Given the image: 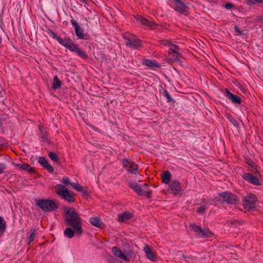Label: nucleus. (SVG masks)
Returning <instances> with one entry per match:
<instances>
[{"label": "nucleus", "mask_w": 263, "mask_h": 263, "mask_svg": "<svg viewBox=\"0 0 263 263\" xmlns=\"http://www.w3.org/2000/svg\"><path fill=\"white\" fill-rule=\"evenodd\" d=\"M7 228V224L4 218L0 216V238L4 235Z\"/></svg>", "instance_id": "28"}, {"label": "nucleus", "mask_w": 263, "mask_h": 263, "mask_svg": "<svg viewBox=\"0 0 263 263\" xmlns=\"http://www.w3.org/2000/svg\"><path fill=\"white\" fill-rule=\"evenodd\" d=\"M46 32L51 37L54 39H56L61 45L68 50L69 48V47H72L76 44L69 37H65L64 39H63L61 37L59 36L56 33L50 28L46 30Z\"/></svg>", "instance_id": "5"}, {"label": "nucleus", "mask_w": 263, "mask_h": 263, "mask_svg": "<svg viewBox=\"0 0 263 263\" xmlns=\"http://www.w3.org/2000/svg\"><path fill=\"white\" fill-rule=\"evenodd\" d=\"M62 183L65 184L66 185H68L69 184H70L72 183L70 182L69 179L67 177H65L62 178V180L61 181Z\"/></svg>", "instance_id": "41"}, {"label": "nucleus", "mask_w": 263, "mask_h": 263, "mask_svg": "<svg viewBox=\"0 0 263 263\" xmlns=\"http://www.w3.org/2000/svg\"><path fill=\"white\" fill-rule=\"evenodd\" d=\"M107 260L109 263H122V262L118 258L112 256H108Z\"/></svg>", "instance_id": "36"}, {"label": "nucleus", "mask_w": 263, "mask_h": 263, "mask_svg": "<svg viewBox=\"0 0 263 263\" xmlns=\"http://www.w3.org/2000/svg\"><path fill=\"white\" fill-rule=\"evenodd\" d=\"M124 39L126 40V45L134 49H138L143 47L142 41L139 39H132L131 37L124 36Z\"/></svg>", "instance_id": "10"}, {"label": "nucleus", "mask_w": 263, "mask_h": 263, "mask_svg": "<svg viewBox=\"0 0 263 263\" xmlns=\"http://www.w3.org/2000/svg\"><path fill=\"white\" fill-rule=\"evenodd\" d=\"M170 58H167V62L172 64L174 62L180 61V59L182 58V55L178 51H172V52H168Z\"/></svg>", "instance_id": "15"}, {"label": "nucleus", "mask_w": 263, "mask_h": 263, "mask_svg": "<svg viewBox=\"0 0 263 263\" xmlns=\"http://www.w3.org/2000/svg\"><path fill=\"white\" fill-rule=\"evenodd\" d=\"M79 1L84 4H87L86 0H79Z\"/></svg>", "instance_id": "48"}, {"label": "nucleus", "mask_w": 263, "mask_h": 263, "mask_svg": "<svg viewBox=\"0 0 263 263\" xmlns=\"http://www.w3.org/2000/svg\"><path fill=\"white\" fill-rule=\"evenodd\" d=\"M257 198L255 195L250 193L242 197V204L244 209L247 211H254L256 209Z\"/></svg>", "instance_id": "4"}, {"label": "nucleus", "mask_w": 263, "mask_h": 263, "mask_svg": "<svg viewBox=\"0 0 263 263\" xmlns=\"http://www.w3.org/2000/svg\"><path fill=\"white\" fill-rule=\"evenodd\" d=\"M160 42L162 45H164V46H169V47H170L171 43H172L168 40H161Z\"/></svg>", "instance_id": "42"}, {"label": "nucleus", "mask_w": 263, "mask_h": 263, "mask_svg": "<svg viewBox=\"0 0 263 263\" xmlns=\"http://www.w3.org/2000/svg\"><path fill=\"white\" fill-rule=\"evenodd\" d=\"M74 233H76L74 230H73L70 228H67L64 232V234L65 236H67L69 238H72L74 236Z\"/></svg>", "instance_id": "31"}, {"label": "nucleus", "mask_w": 263, "mask_h": 263, "mask_svg": "<svg viewBox=\"0 0 263 263\" xmlns=\"http://www.w3.org/2000/svg\"><path fill=\"white\" fill-rule=\"evenodd\" d=\"M179 49L178 45L171 43L168 52H172V51H178L177 50Z\"/></svg>", "instance_id": "40"}, {"label": "nucleus", "mask_w": 263, "mask_h": 263, "mask_svg": "<svg viewBox=\"0 0 263 263\" xmlns=\"http://www.w3.org/2000/svg\"><path fill=\"white\" fill-rule=\"evenodd\" d=\"M226 96L231 100L234 104H240L242 102V99L239 96L232 93L228 88H226Z\"/></svg>", "instance_id": "14"}, {"label": "nucleus", "mask_w": 263, "mask_h": 263, "mask_svg": "<svg viewBox=\"0 0 263 263\" xmlns=\"http://www.w3.org/2000/svg\"><path fill=\"white\" fill-rule=\"evenodd\" d=\"M242 178L248 183L255 185L260 186L262 185V183L259 181V178L261 177L260 172L255 169L253 174L249 173H244L242 176Z\"/></svg>", "instance_id": "7"}, {"label": "nucleus", "mask_w": 263, "mask_h": 263, "mask_svg": "<svg viewBox=\"0 0 263 263\" xmlns=\"http://www.w3.org/2000/svg\"><path fill=\"white\" fill-rule=\"evenodd\" d=\"M71 186L76 191L82 193L83 196H88L89 192L87 189V187H85L78 183L72 182L71 184Z\"/></svg>", "instance_id": "22"}, {"label": "nucleus", "mask_w": 263, "mask_h": 263, "mask_svg": "<svg viewBox=\"0 0 263 263\" xmlns=\"http://www.w3.org/2000/svg\"><path fill=\"white\" fill-rule=\"evenodd\" d=\"M162 182L168 184L171 181V174L168 171H164L161 175Z\"/></svg>", "instance_id": "30"}, {"label": "nucleus", "mask_w": 263, "mask_h": 263, "mask_svg": "<svg viewBox=\"0 0 263 263\" xmlns=\"http://www.w3.org/2000/svg\"><path fill=\"white\" fill-rule=\"evenodd\" d=\"M128 186L133 190L138 195L142 196L144 195V192L142 191L141 186L136 182L129 181L128 182Z\"/></svg>", "instance_id": "19"}, {"label": "nucleus", "mask_w": 263, "mask_h": 263, "mask_svg": "<svg viewBox=\"0 0 263 263\" xmlns=\"http://www.w3.org/2000/svg\"><path fill=\"white\" fill-rule=\"evenodd\" d=\"M163 95L166 98L167 102H174L173 98L166 89L164 90Z\"/></svg>", "instance_id": "38"}, {"label": "nucleus", "mask_w": 263, "mask_h": 263, "mask_svg": "<svg viewBox=\"0 0 263 263\" xmlns=\"http://www.w3.org/2000/svg\"><path fill=\"white\" fill-rule=\"evenodd\" d=\"M69 47V51L76 53V54H77V55L79 57L84 60L88 59V55L87 54L79 47L78 44H76L73 46H70Z\"/></svg>", "instance_id": "12"}, {"label": "nucleus", "mask_w": 263, "mask_h": 263, "mask_svg": "<svg viewBox=\"0 0 263 263\" xmlns=\"http://www.w3.org/2000/svg\"><path fill=\"white\" fill-rule=\"evenodd\" d=\"M30 235L29 237H28V243L30 244L31 242H32L35 237V232L36 230L35 229H31L30 231Z\"/></svg>", "instance_id": "35"}, {"label": "nucleus", "mask_w": 263, "mask_h": 263, "mask_svg": "<svg viewBox=\"0 0 263 263\" xmlns=\"http://www.w3.org/2000/svg\"><path fill=\"white\" fill-rule=\"evenodd\" d=\"M198 236L201 238H210L213 235V233L209 230L201 229V231L198 233Z\"/></svg>", "instance_id": "29"}, {"label": "nucleus", "mask_w": 263, "mask_h": 263, "mask_svg": "<svg viewBox=\"0 0 263 263\" xmlns=\"http://www.w3.org/2000/svg\"><path fill=\"white\" fill-rule=\"evenodd\" d=\"M224 8L227 9H230L235 7V6L232 3H227L224 5Z\"/></svg>", "instance_id": "43"}, {"label": "nucleus", "mask_w": 263, "mask_h": 263, "mask_svg": "<svg viewBox=\"0 0 263 263\" xmlns=\"http://www.w3.org/2000/svg\"><path fill=\"white\" fill-rule=\"evenodd\" d=\"M144 251L148 259L152 260H155L156 259V256L148 246H146L144 247Z\"/></svg>", "instance_id": "25"}, {"label": "nucleus", "mask_w": 263, "mask_h": 263, "mask_svg": "<svg viewBox=\"0 0 263 263\" xmlns=\"http://www.w3.org/2000/svg\"><path fill=\"white\" fill-rule=\"evenodd\" d=\"M142 64L152 68H158L160 67V65L153 60L145 59L143 60Z\"/></svg>", "instance_id": "24"}, {"label": "nucleus", "mask_w": 263, "mask_h": 263, "mask_svg": "<svg viewBox=\"0 0 263 263\" xmlns=\"http://www.w3.org/2000/svg\"><path fill=\"white\" fill-rule=\"evenodd\" d=\"M63 84V83L60 80H59L58 76H54L53 79L52 88L54 90L59 89L61 88Z\"/></svg>", "instance_id": "27"}, {"label": "nucleus", "mask_w": 263, "mask_h": 263, "mask_svg": "<svg viewBox=\"0 0 263 263\" xmlns=\"http://www.w3.org/2000/svg\"><path fill=\"white\" fill-rule=\"evenodd\" d=\"M170 190L174 195H178L181 191V184L178 181H173L170 185Z\"/></svg>", "instance_id": "17"}, {"label": "nucleus", "mask_w": 263, "mask_h": 263, "mask_svg": "<svg viewBox=\"0 0 263 263\" xmlns=\"http://www.w3.org/2000/svg\"><path fill=\"white\" fill-rule=\"evenodd\" d=\"M190 227L191 228V230L194 232L198 233L201 231V228L199 226L196 225L195 223H191L190 224Z\"/></svg>", "instance_id": "34"}, {"label": "nucleus", "mask_w": 263, "mask_h": 263, "mask_svg": "<svg viewBox=\"0 0 263 263\" xmlns=\"http://www.w3.org/2000/svg\"><path fill=\"white\" fill-rule=\"evenodd\" d=\"M70 22L74 28L76 34L79 39L85 40H88L90 39L89 35L84 33V30L80 27L76 20L72 18L70 20Z\"/></svg>", "instance_id": "9"}, {"label": "nucleus", "mask_w": 263, "mask_h": 263, "mask_svg": "<svg viewBox=\"0 0 263 263\" xmlns=\"http://www.w3.org/2000/svg\"><path fill=\"white\" fill-rule=\"evenodd\" d=\"M218 196L222 198L223 203L232 205H237L240 203L237 195L231 192L226 191L219 193Z\"/></svg>", "instance_id": "6"}, {"label": "nucleus", "mask_w": 263, "mask_h": 263, "mask_svg": "<svg viewBox=\"0 0 263 263\" xmlns=\"http://www.w3.org/2000/svg\"><path fill=\"white\" fill-rule=\"evenodd\" d=\"M136 18L138 21L140 22L142 25L146 26L151 28H155V27L157 26V24L156 23L149 21L147 18L142 16L141 15H138L136 17Z\"/></svg>", "instance_id": "18"}, {"label": "nucleus", "mask_w": 263, "mask_h": 263, "mask_svg": "<svg viewBox=\"0 0 263 263\" xmlns=\"http://www.w3.org/2000/svg\"><path fill=\"white\" fill-rule=\"evenodd\" d=\"M39 129L40 132V138L41 139V141L43 142L49 143L50 142V137L46 128L42 125H39Z\"/></svg>", "instance_id": "13"}, {"label": "nucleus", "mask_w": 263, "mask_h": 263, "mask_svg": "<svg viewBox=\"0 0 263 263\" xmlns=\"http://www.w3.org/2000/svg\"><path fill=\"white\" fill-rule=\"evenodd\" d=\"M227 119L229 120V121L233 124L234 126L236 127H238L239 125L238 122L237 120H236L232 116L228 115Z\"/></svg>", "instance_id": "33"}, {"label": "nucleus", "mask_w": 263, "mask_h": 263, "mask_svg": "<svg viewBox=\"0 0 263 263\" xmlns=\"http://www.w3.org/2000/svg\"><path fill=\"white\" fill-rule=\"evenodd\" d=\"M174 3L177 4L174 10L181 14L187 15L189 13V7L180 0H174Z\"/></svg>", "instance_id": "11"}, {"label": "nucleus", "mask_w": 263, "mask_h": 263, "mask_svg": "<svg viewBox=\"0 0 263 263\" xmlns=\"http://www.w3.org/2000/svg\"><path fill=\"white\" fill-rule=\"evenodd\" d=\"M112 252L115 256H116L120 259H122L124 260V261H129L128 258L123 253V252L121 251V250L118 247H112Z\"/></svg>", "instance_id": "21"}, {"label": "nucleus", "mask_w": 263, "mask_h": 263, "mask_svg": "<svg viewBox=\"0 0 263 263\" xmlns=\"http://www.w3.org/2000/svg\"><path fill=\"white\" fill-rule=\"evenodd\" d=\"M248 6L263 3V0H246Z\"/></svg>", "instance_id": "37"}, {"label": "nucleus", "mask_w": 263, "mask_h": 263, "mask_svg": "<svg viewBox=\"0 0 263 263\" xmlns=\"http://www.w3.org/2000/svg\"><path fill=\"white\" fill-rule=\"evenodd\" d=\"M16 166L20 169L26 171L31 174H36L37 172L36 171L34 167H31V166L26 163L16 164Z\"/></svg>", "instance_id": "20"}, {"label": "nucleus", "mask_w": 263, "mask_h": 263, "mask_svg": "<svg viewBox=\"0 0 263 263\" xmlns=\"http://www.w3.org/2000/svg\"><path fill=\"white\" fill-rule=\"evenodd\" d=\"M207 209L206 205L204 204L198 207L197 209V212L201 214L205 213V210Z\"/></svg>", "instance_id": "39"}, {"label": "nucleus", "mask_w": 263, "mask_h": 263, "mask_svg": "<svg viewBox=\"0 0 263 263\" xmlns=\"http://www.w3.org/2000/svg\"><path fill=\"white\" fill-rule=\"evenodd\" d=\"M6 168V166L4 163H0V174H3Z\"/></svg>", "instance_id": "44"}, {"label": "nucleus", "mask_w": 263, "mask_h": 263, "mask_svg": "<svg viewBox=\"0 0 263 263\" xmlns=\"http://www.w3.org/2000/svg\"><path fill=\"white\" fill-rule=\"evenodd\" d=\"M48 157L51 160L54 161L55 163H57L58 164L60 163V160L59 159V157L56 153L52 152H49L48 153Z\"/></svg>", "instance_id": "32"}, {"label": "nucleus", "mask_w": 263, "mask_h": 263, "mask_svg": "<svg viewBox=\"0 0 263 263\" xmlns=\"http://www.w3.org/2000/svg\"><path fill=\"white\" fill-rule=\"evenodd\" d=\"M234 30L235 32L238 33L240 35H242L243 34L242 31L240 30L238 26L237 25L234 26Z\"/></svg>", "instance_id": "46"}, {"label": "nucleus", "mask_w": 263, "mask_h": 263, "mask_svg": "<svg viewBox=\"0 0 263 263\" xmlns=\"http://www.w3.org/2000/svg\"><path fill=\"white\" fill-rule=\"evenodd\" d=\"M55 189L56 194L65 200L69 202L76 201L75 194L68 190L64 185L57 184Z\"/></svg>", "instance_id": "3"}, {"label": "nucleus", "mask_w": 263, "mask_h": 263, "mask_svg": "<svg viewBox=\"0 0 263 263\" xmlns=\"http://www.w3.org/2000/svg\"><path fill=\"white\" fill-rule=\"evenodd\" d=\"M143 185L145 187H148L149 186V184L148 183H144L143 184Z\"/></svg>", "instance_id": "49"}, {"label": "nucleus", "mask_w": 263, "mask_h": 263, "mask_svg": "<svg viewBox=\"0 0 263 263\" xmlns=\"http://www.w3.org/2000/svg\"><path fill=\"white\" fill-rule=\"evenodd\" d=\"M35 204L45 212L56 211L59 208V202L56 199H39L35 201Z\"/></svg>", "instance_id": "2"}, {"label": "nucleus", "mask_w": 263, "mask_h": 263, "mask_svg": "<svg viewBox=\"0 0 263 263\" xmlns=\"http://www.w3.org/2000/svg\"><path fill=\"white\" fill-rule=\"evenodd\" d=\"M247 164L251 166L252 167H253V162H252V161L250 160V161H248L247 162Z\"/></svg>", "instance_id": "47"}, {"label": "nucleus", "mask_w": 263, "mask_h": 263, "mask_svg": "<svg viewBox=\"0 0 263 263\" xmlns=\"http://www.w3.org/2000/svg\"><path fill=\"white\" fill-rule=\"evenodd\" d=\"M65 222L74 230L76 234H83L82 221L79 214L73 208H66L64 209Z\"/></svg>", "instance_id": "1"}, {"label": "nucleus", "mask_w": 263, "mask_h": 263, "mask_svg": "<svg viewBox=\"0 0 263 263\" xmlns=\"http://www.w3.org/2000/svg\"><path fill=\"white\" fill-rule=\"evenodd\" d=\"M89 222L92 225L96 227L102 228V225L103 223L99 217H91L89 219Z\"/></svg>", "instance_id": "26"}, {"label": "nucleus", "mask_w": 263, "mask_h": 263, "mask_svg": "<svg viewBox=\"0 0 263 263\" xmlns=\"http://www.w3.org/2000/svg\"><path fill=\"white\" fill-rule=\"evenodd\" d=\"M152 191H147L144 193V195L147 198H151L152 197Z\"/></svg>", "instance_id": "45"}, {"label": "nucleus", "mask_w": 263, "mask_h": 263, "mask_svg": "<svg viewBox=\"0 0 263 263\" xmlns=\"http://www.w3.org/2000/svg\"><path fill=\"white\" fill-rule=\"evenodd\" d=\"M38 162L50 173H53L54 172L53 167L49 163L48 161L44 157H39Z\"/></svg>", "instance_id": "16"}, {"label": "nucleus", "mask_w": 263, "mask_h": 263, "mask_svg": "<svg viewBox=\"0 0 263 263\" xmlns=\"http://www.w3.org/2000/svg\"><path fill=\"white\" fill-rule=\"evenodd\" d=\"M134 215L132 213L128 211L124 212V213L119 214L118 216V220L121 222H125L127 220H130L133 218Z\"/></svg>", "instance_id": "23"}, {"label": "nucleus", "mask_w": 263, "mask_h": 263, "mask_svg": "<svg viewBox=\"0 0 263 263\" xmlns=\"http://www.w3.org/2000/svg\"><path fill=\"white\" fill-rule=\"evenodd\" d=\"M122 165L128 173L136 175L138 173V165L135 162L125 158L122 161Z\"/></svg>", "instance_id": "8"}]
</instances>
